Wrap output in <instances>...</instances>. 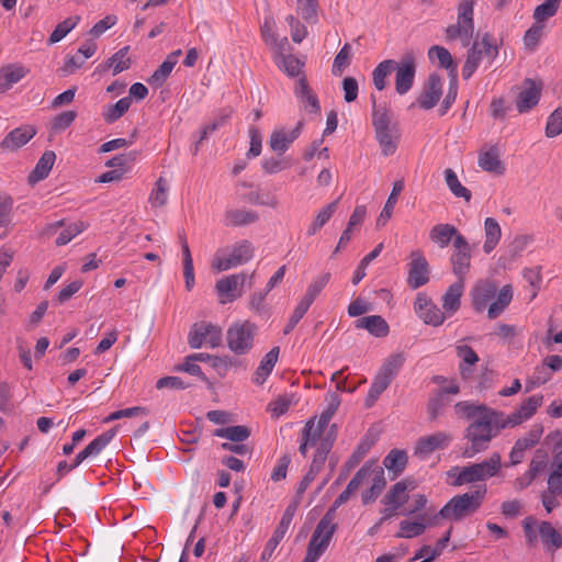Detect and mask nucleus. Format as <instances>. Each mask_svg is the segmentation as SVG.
<instances>
[{
    "label": "nucleus",
    "mask_w": 562,
    "mask_h": 562,
    "mask_svg": "<svg viewBox=\"0 0 562 562\" xmlns=\"http://www.w3.org/2000/svg\"><path fill=\"white\" fill-rule=\"evenodd\" d=\"M395 71V90L398 94L407 93L415 81L416 60L413 53H405L401 60L396 61Z\"/></svg>",
    "instance_id": "obj_10"
},
{
    "label": "nucleus",
    "mask_w": 562,
    "mask_h": 562,
    "mask_svg": "<svg viewBox=\"0 0 562 562\" xmlns=\"http://www.w3.org/2000/svg\"><path fill=\"white\" fill-rule=\"evenodd\" d=\"M358 329H367L375 337H385L390 331V327L385 319L380 315L364 316L355 322Z\"/></svg>",
    "instance_id": "obj_22"
},
{
    "label": "nucleus",
    "mask_w": 562,
    "mask_h": 562,
    "mask_svg": "<svg viewBox=\"0 0 562 562\" xmlns=\"http://www.w3.org/2000/svg\"><path fill=\"white\" fill-rule=\"evenodd\" d=\"M452 440V436L446 431H437L429 436L420 437L415 446V454L426 458L436 450L446 449Z\"/></svg>",
    "instance_id": "obj_16"
},
{
    "label": "nucleus",
    "mask_w": 562,
    "mask_h": 562,
    "mask_svg": "<svg viewBox=\"0 0 562 562\" xmlns=\"http://www.w3.org/2000/svg\"><path fill=\"white\" fill-rule=\"evenodd\" d=\"M404 189V182L403 180H397L393 183V189L391 191V194L389 195L383 210L381 211L378 220H376V226H384L386 222L391 218L393 209L397 202V196L401 194V192Z\"/></svg>",
    "instance_id": "obj_34"
},
{
    "label": "nucleus",
    "mask_w": 562,
    "mask_h": 562,
    "mask_svg": "<svg viewBox=\"0 0 562 562\" xmlns=\"http://www.w3.org/2000/svg\"><path fill=\"white\" fill-rule=\"evenodd\" d=\"M542 82L527 78L522 82L520 92L516 98V106L519 113L530 111L539 102Z\"/></svg>",
    "instance_id": "obj_15"
},
{
    "label": "nucleus",
    "mask_w": 562,
    "mask_h": 562,
    "mask_svg": "<svg viewBox=\"0 0 562 562\" xmlns=\"http://www.w3.org/2000/svg\"><path fill=\"white\" fill-rule=\"evenodd\" d=\"M279 68H282L290 77H295L300 74L303 64L295 56L288 54L280 59L276 60Z\"/></svg>",
    "instance_id": "obj_60"
},
{
    "label": "nucleus",
    "mask_w": 562,
    "mask_h": 562,
    "mask_svg": "<svg viewBox=\"0 0 562 562\" xmlns=\"http://www.w3.org/2000/svg\"><path fill=\"white\" fill-rule=\"evenodd\" d=\"M175 67V61L165 60L162 64L154 71V74L148 78V83L155 87H161L170 72Z\"/></svg>",
    "instance_id": "obj_59"
},
{
    "label": "nucleus",
    "mask_w": 562,
    "mask_h": 562,
    "mask_svg": "<svg viewBox=\"0 0 562 562\" xmlns=\"http://www.w3.org/2000/svg\"><path fill=\"white\" fill-rule=\"evenodd\" d=\"M497 292V285L491 281L479 282L472 291V304L476 312H482Z\"/></svg>",
    "instance_id": "obj_21"
},
{
    "label": "nucleus",
    "mask_w": 562,
    "mask_h": 562,
    "mask_svg": "<svg viewBox=\"0 0 562 562\" xmlns=\"http://www.w3.org/2000/svg\"><path fill=\"white\" fill-rule=\"evenodd\" d=\"M79 20L80 16L76 15L74 18H67L66 20L57 24V26L48 37L49 44H55L61 41L71 30L76 27Z\"/></svg>",
    "instance_id": "obj_53"
},
{
    "label": "nucleus",
    "mask_w": 562,
    "mask_h": 562,
    "mask_svg": "<svg viewBox=\"0 0 562 562\" xmlns=\"http://www.w3.org/2000/svg\"><path fill=\"white\" fill-rule=\"evenodd\" d=\"M560 0H546L533 11V19L537 23H542L553 16L559 8Z\"/></svg>",
    "instance_id": "obj_57"
},
{
    "label": "nucleus",
    "mask_w": 562,
    "mask_h": 562,
    "mask_svg": "<svg viewBox=\"0 0 562 562\" xmlns=\"http://www.w3.org/2000/svg\"><path fill=\"white\" fill-rule=\"evenodd\" d=\"M542 395H533L525 400L519 409L510 414L509 423L521 424L524 420L529 419L542 404Z\"/></svg>",
    "instance_id": "obj_29"
},
{
    "label": "nucleus",
    "mask_w": 562,
    "mask_h": 562,
    "mask_svg": "<svg viewBox=\"0 0 562 562\" xmlns=\"http://www.w3.org/2000/svg\"><path fill=\"white\" fill-rule=\"evenodd\" d=\"M442 95V79L438 74H430L424 85L417 102L424 110H430L440 100Z\"/></svg>",
    "instance_id": "obj_17"
},
{
    "label": "nucleus",
    "mask_w": 562,
    "mask_h": 562,
    "mask_svg": "<svg viewBox=\"0 0 562 562\" xmlns=\"http://www.w3.org/2000/svg\"><path fill=\"white\" fill-rule=\"evenodd\" d=\"M351 60V46L346 43L338 52L333 64V75L341 76L345 69L350 65Z\"/></svg>",
    "instance_id": "obj_56"
},
{
    "label": "nucleus",
    "mask_w": 562,
    "mask_h": 562,
    "mask_svg": "<svg viewBox=\"0 0 562 562\" xmlns=\"http://www.w3.org/2000/svg\"><path fill=\"white\" fill-rule=\"evenodd\" d=\"M294 93L310 113L318 114L321 112L318 98L308 86L305 77L297 80Z\"/></svg>",
    "instance_id": "obj_20"
},
{
    "label": "nucleus",
    "mask_w": 562,
    "mask_h": 562,
    "mask_svg": "<svg viewBox=\"0 0 562 562\" xmlns=\"http://www.w3.org/2000/svg\"><path fill=\"white\" fill-rule=\"evenodd\" d=\"M482 423H485L487 428H490L492 431H496V436L498 435L501 429L506 428L507 426L514 427L517 426V424L509 423L510 415L505 416L504 413L491 409L485 406V409H483L482 415L479 417Z\"/></svg>",
    "instance_id": "obj_26"
},
{
    "label": "nucleus",
    "mask_w": 562,
    "mask_h": 562,
    "mask_svg": "<svg viewBox=\"0 0 562 562\" xmlns=\"http://www.w3.org/2000/svg\"><path fill=\"white\" fill-rule=\"evenodd\" d=\"M405 357L403 353L392 355L384 361L376 374L392 382L398 373L400 369L403 367Z\"/></svg>",
    "instance_id": "obj_42"
},
{
    "label": "nucleus",
    "mask_w": 562,
    "mask_h": 562,
    "mask_svg": "<svg viewBox=\"0 0 562 562\" xmlns=\"http://www.w3.org/2000/svg\"><path fill=\"white\" fill-rule=\"evenodd\" d=\"M477 164L487 172L495 175H503L505 172V166L499 159V150L496 146H492L486 151H481Z\"/></svg>",
    "instance_id": "obj_23"
},
{
    "label": "nucleus",
    "mask_w": 562,
    "mask_h": 562,
    "mask_svg": "<svg viewBox=\"0 0 562 562\" xmlns=\"http://www.w3.org/2000/svg\"><path fill=\"white\" fill-rule=\"evenodd\" d=\"M513 300V289L509 284L504 285L497 293L496 301H494L487 310V317L495 319L510 304Z\"/></svg>",
    "instance_id": "obj_35"
},
{
    "label": "nucleus",
    "mask_w": 562,
    "mask_h": 562,
    "mask_svg": "<svg viewBox=\"0 0 562 562\" xmlns=\"http://www.w3.org/2000/svg\"><path fill=\"white\" fill-rule=\"evenodd\" d=\"M258 326L250 321L236 322L226 331L228 349L237 356L248 353L252 347Z\"/></svg>",
    "instance_id": "obj_5"
},
{
    "label": "nucleus",
    "mask_w": 562,
    "mask_h": 562,
    "mask_svg": "<svg viewBox=\"0 0 562 562\" xmlns=\"http://www.w3.org/2000/svg\"><path fill=\"white\" fill-rule=\"evenodd\" d=\"M416 482L414 479L406 477L395 483L382 498L384 505H395L402 507L409 498L407 491L414 490Z\"/></svg>",
    "instance_id": "obj_18"
},
{
    "label": "nucleus",
    "mask_w": 562,
    "mask_h": 562,
    "mask_svg": "<svg viewBox=\"0 0 562 562\" xmlns=\"http://www.w3.org/2000/svg\"><path fill=\"white\" fill-rule=\"evenodd\" d=\"M130 47L125 46L113 54L105 63V67L112 68L113 76L127 70L131 67V59L127 56Z\"/></svg>",
    "instance_id": "obj_45"
},
{
    "label": "nucleus",
    "mask_w": 562,
    "mask_h": 562,
    "mask_svg": "<svg viewBox=\"0 0 562 562\" xmlns=\"http://www.w3.org/2000/svg\"><path fill=\"white\" fill-rule=\"evenodd\" d=\"M419 317L427 325L439 326L445 319L446 315L436 304L431 303L424 312H420Z\"/></svg>",
    "instance_id": "obj_61"
},
{
    "label": "nucleus",
    "mask_w": 562,
    "mask_h": 562,
    "mask_svg": "<svg viewBox=\"0 0 562 562\" xmlns=\"http://www.w3.org/2000/svg\"><path fill=\"white\" fill-rule=\"evenodd\" d=\"M407 462L408 456L405 450L392 449L384 458L383 465L393 474L391 480H395L404 472Z\"/></svg>",
    "instance_id": "obj_27"
},
{
    "label": "nucleus",
    "mask_w": 562,
    "mask_h": 562,
    "mask_svg": "<svg viewBox=\"0 0 562 562\" xmlns=\"http://www.w3.org/2000/svg\"><path fill=\"white\" fill-rule=\"evenodd\" d=\"M562 133V108L554 110L548 119L546 126V135L555 137Z\"/></svg>",
    "instance_id": "obj_64"
},
{
    "label": "nucleus",
    "mask_w": 562,
    "mask_h": 562,
    "mask_svg": "<svg viewBox=\"0 0 562 562\" xmlns=\"http://www.w3.org/2000/svg\"><path fill=\"white\" fill-rule=\"evenodd\" d=\"M445 180L450 191L457 198H463L467 202L471 200L470 190L460 183L456 172L452 169L448 168L445 170Z\"/></svg>",
    "instance_id": "obj_48"
},
{
    "label": "nucleus",
    "mask_w": 562,
    "mask_h": 562,
    "mask_svg": "<svg viewBox=\"0 0 562 562\" xmlns=\"http://www.w3.org/2000/svg\"><path fill=\"white\" fill-rule=\"evenodd\" d=\"M297 2V11L301 13L304 21L307 23H316L317 22V9L318 1L317 0H296Z\"/></svg>",
    "instance_id": "obj_58"
},
{
    "label": "nucleus",
    "mask_w": 562,
    "mask_h": 562,
    "mask_svg": "<svg viewBox=\"0 0 562 562\" xmlns=\"http://www.w3.org/2000/svg\"><path fill=\"white\" fill-rule=\"evenodd\" d=\"M538 535L548 549L562 547V531L555 529L550 521H541L538 525Z\"/></svg>",
    "instance_id": "obj_33"
},
{
    "label": "nucleus",
    "mask_w": 562,
    "mask_h": 562,
    "mask_svg": "<svg viewBox=\"0 0 562 562\" xmlns=\"http://www.w3.org/2000/svg\"><path fill=\"white\" fill-rule=\"evenodd\" d=\"M188 340L193 349L201 348L204 342L211 348L218 347L222 342V328L207 322L195 323L190 329Z\"/></svg>",
    "instance_id": "obj_9"
},
{
    "label": "nucleus",
    "mask_w": 562,
    "mask_h": 562,
    "mask_svg": "<svg viewBox=\"0 0 562 562\" xmlns=\"http://www.w3.org/2000/svg\"><path fill=\"white\" fill-rule=\"evenodd\" d=\"M449 405V400L442 394H436L429 398L427 403V414L429 422H436L442 414L446 406Z\"/></svg>",
    "instance_id": "obj_55"
},
{
    "label": "nucleus",
    "mask_w": 562,
    "mask_h": 562,
    "mask_svg": "<svg viewBox=\"0 0 562 562\" xmlns=\"http://www.w3.org/2000/svg\"><path fill=\"white\" fill-rule=\"evenodd\" d=\"M391 382L385 378L375 374L371 387L367 394L364 405L366 407H372L378 401L379 396L389 387Z\"/></svg>",
    "instance_id": "obj_50"
},
{
    "label": "nucleus",
    "mask_w": 562,
    "mask_h": 562,
    "mask_svg": "<svg viewBox=\"0 0 562 562\" xmlns=\"http://www.w3.org/2000/svg\"><path fill=\"white\" fill-rule=\"evenodd\" d=\"M85 229V225L82 222H75L66 225L64 222V227L59 231L56 237V245L64 246L72 240L77 235H79Z\"/></svg>",
    "instance_id": "obj_52"
},
{
    "label": "nucleus",
    "mask_w": 562,
    "mask_h": 562,
    "mask_svg": "<svg viewBox=\"0 0 562 562\" xmlns=\"http://www.w3.org/2000/svg\"><path fill=\"white\" fill-rule=\"evenodd\" d=\"M254 277L255 272L249 276L241 272L234 273L217 280L215 283V291L220 297V302L225 304L227 302H234L240 297L244 293V286L246 284L248 285V289L252 286Z\"/></svg>",
    "instance_id": "obj_8"
},
{
    "label": "nucleus",
    "mask_w": 562,
    "mask_h": 562,
    "mask_svg": "<svg viewBox=\"0 0 562 562\" xmlns=\"http://www.w3.org/2000/svg\"><path fill=\"white\" fill-rule=\"evenodd\" d=\"M296 509H297L296 503H292L286 507L278 527L276 528L272 537L267 542V544L261 553L260 562H268L270 560L274 550L277 549V547L279 546L281 540L284 538V536L293 520Z\"/></svg>",
    "instance_id": "obj_12"
},
{
    "label": "nucleus",
    "mask_w": 562,
    "mask_h": 562,
    "mask_svg": "<svg viewBox=\"0 0 562 562\" xmlns=\"http://www.w3.org/2000/svg\"><path fill=\"white\" fill-rule=\"evenodd\" d=\"M497 55V46L492 43V36L485 33L481 41H475L468 50L467 60L462 68L463 79H470L484 58L492 65Z\"/></svg>",
    "instance_id": "obj_6"
},
{
    "label": "nucleus",
    "mask_w": 562,
    "mask_h": 562,
    "mask_svg": "<svg viewBox=\"0 0 562 562\" xmlns=\"http://www.w3.org/2000/svg\"><path fill=\"white\" fill-rule=\"evenodd\" d=\"M372 126L381 154L392 156L397 150L401 140V130L396 121H393L386 106H378L375 97L372 95Z\"/></svg>",
    "instance_id": "obj_2"
},
{
    "label": "nucleus",
    "mask_w": 562,
    "mask_h": 562,
    "mask_svg": "<svg viewBox=\"0 0 562 562\" xmlns=\"http://www.w3.org/2000/svg\"><path fill=\"white\" fill-rule=\"evenodd\" d=\"M214 436L225 438L232 442H244L249 438L250 429L244 425L229 426L215 429Z\"/></svg>",
    "instance_id": "obj_40"
},
{
    "label": "nucleus",
    "mask_w": 562,
    "mask_h": 562,
    "mask_svg": "<svg viewBox=\"0 0 562 562\" xmlns=\"http://www.w3.org/2000/svg\"><path fill=\"white\" fill-rule=\"evenodd\" d=\"M302 127L303 122L300 121L296 126L289 133L283 130L273 131L269 140L270 148L278 155L284 154L290 145L299 137Z\"/></svg>",
    "instance_id": "obj_19"
},
{
    "label": "nucleus",
    "mask_w": 562,
    "mask_h": 562,
    "mask_svg": "<svg viewBox=\"0 0 562 562\" xmlns=\"http://www.w3.org/2000/svg\"><path fill=\"white\" fill-rule=\"evenodd\" d=\"M373 445L374 440L368 437L360 441V443L357 446L356 450L345 464L347 472L357 467L362 461V459L366 457V454L369 452Z\"/></svg>",
    "instance_id": "obj_54"
},
{
    "label": "nucleus",
    "mask_w": 562,
    "mask_h": 562,
    "mask_svg": "<svg viewBox=\"0 0 562 562\" xmlns=\"http://www.w3.org/2000/svg\"><path fill=\"white\" fill-rule=\"evenodd\" d=\"M496 437V431H492L485 423L480 418L471 423L465 429L464 438L470 442L463 451L464 458H474L477 453L485 451L493 438Z\"/></svg>",
    "instance_id": "obj_7"
},
{
    "label": "nucleus",
    "mask_w": 562,
    "mask_h": 562,
    "mask_svg": "<svg viewBox=\"0 0 562 562\" xmlns=\"http://www.w3.org/2000/svg\"><path fill=\"white\" fill-rule=\"evenodd\" d=\"M27 70L20 65H8L0 68V93H4L23 79Z\"/></svg>",
    "instance_id": "obj_25"
},
{
    "label": "nucleus",
    "mask_w": 562,
    "mask_h": 562,
    "mask_svg": "<svg viewBox=\"0 0 562 562\" xmlns=\"http://www.w3.org/2000/svg\"><path fill=\"white\" fill-rule=\"evenodd\" d=\"M552 472L548 479L549 492L553 495L562 494V457L553 456Z\"/></svg>",
    "instance_id": "obj_46"
},
{
    "label": "nucleus",
    "mask_w": 562,
    "mask_h": 562,
    "mask_svg": "<svg viewBox=\"0 0 562 562\" xmlns=\"http://www.w3.org/2000/svg\"><path fill=\"white\" fill-rule=\"evenodd\" d=\"M116 434V427L101 434L93 439L86 448V453L90 457L98 456L114 438Z\"/></svg>",
    "instance_id": "obj_47"
},
{
    "label": "nucleus",
    "mask_w": 562,
    "mask_h": 562,
    "mask_svg": "<svg viewBox=\"0 0 562 562\" xmlns=\"http://www.w3.org/2000/svg\"><path fill=\"white\" fill-rule=\"evenodd\" d=\"M484 233H485V241L483 245V249L486 254H490L496 245L498 244L502 229L497 221L493 217L485 218L484 222Z\"/></svg>",
    "instance_id": "obj_38"
},
{
    "label": "nucleus",
    "mask_w": 562,
    "mask_h": 562,
    "mask_svg": "<svg viewBox=\"0 0 562 562\" xmlns=\"http://www.w3.org/2000/svg\"><path fill=\"white\" fill-rule=\"evenodd\" d=\"M407 283L416 290L429 281V265L420 250L411 252Z\"/></svg>",
    "instance_id": "obj_13"
},
{
    "label": "nucleus",
    "mask_w": 562,
    "mask_h": 562,
    "mask_svg": "<svg viewBox=\"0 0 562 562\" xmlns=\"http://www.w3.org/2000/svg\"><path fill=\"white\" fill-rule=\"evenodd\" d=\"M474 0L459 2L457 23L450 24L445 31L447 40L460 38L464 47L470 45L474 33Z\"/></svg>",
    "instance_id": "obj_4"
},
{
    "label": "nucleus",
    "mask_w": 562,
    "mask_h": 562,
    "mask_svg": "<svg viewBox=\"0 0 562 562\" xmlns=\"http://www.w3.org/2000/svg\"><path fill=\"white\" fill-rule=\"evenodd\" d=\"M352 493V491H349V488L346 487V490L342 491L335 499L333 506L318 521L307 544L306 555L302 562H316L328 548L337 529V524L334 522L336 510L349 499Z\"/></svg>",
    "instance_id": "obj_1"
},
{
    "label": "nucleus",
    "mask_w": 562,
    "mask_h": 562,
    "mask_svg": "<svg viewBox=\"0 0 562 562\" xmlns=\"http://www.w3.org/2000/svg\"><path fill=\"white\" fill-rule=\"evenodd\" d=\"M543 432V427L541 425H533L530 430L527 432L526 436L517 439L515 442L517 446L521 447L522 449H530L535 447Z\"/></svg>",
    "instance_id": "obj_62"
},
{
    "label": "nucleus",
    "mask_w": 562,
    "mask_h": 562,
    "mask_svg": "<svg viewBox=\"0 0 562 562\" xmlns=\"http://www.w3.org/2000/svg\"><path fill=\"white\" fill-rule=\"evenodd\" d=\"M486 494V485H477L475 491L453 496L434 517L460 521L474 514L482 505Z\"/></svg>",
    "instance_id": "obj_3"
},
{
    "label": "nucleus",
    "mask_w": 562,
    "mask_h": 562,
    "mask_svg": "<svg viewBox=\"0 0 562 562\" xmlns=\"http://www.w3.org/2000/svg\"><path fill=\"white\" fill-rule=\"evenodd\" d=\"M463 288V281L458 280L442 295V308L448 315L454 314L460 308Z\"/></svg>",
    "instance_id": "obj_28"
},
{
    "label": "nucleus",
    "mask_w": 562,
    "mask_h": 562,
    "mask_svg": "<svg viewBox=\"0 0 562 562\" xmlns=\"http://www.w3.org/2000/svg\"><path fill=\"white\" fill-rule=\"evenodd\" d=\"M396 68V61L393 59H386L381 61L372 72L373 85L376 90L381 91L385 89L387 82L386 78L394 71Z\"/></svg>",
    "instance_id": "obj_39"
},
{
    "label": "nucleus",
    "mask_w": 562,
    "mask_h": 562,
    "mask_svg": "<svg viewBox=\"0 0 562 562\" xmlns=\"http://www.w3.org/2000/svg\"><path fill=\"white\" fill-rule=\"evenodd\" d=\"M55 160L56 154L53 150H46L37 161L33 171L30 173L29 182L35 183L48 177Z\"/></svg>",
    "instance_id": "obj_32"
},
{
    "label": "nucleus",
    "mask_w": 562,
    "mask_h": 562,
    "mask_svg": "<svg viewBox=\"0 0 562 562\" xmlns=\"http://www.w3.org/2000/svg\"><path fill=\"white\" fill-rule=\"evenodd\" d=\"M34 135L35 130L31 126L15 128L1 142V147L14 150L25 145Z\"/></svg>",
    "instance_id": "obj_30"
},
{
    "label": "nucleus",
    "mask_w": 562,
    "mask_h": 562,
    "mask_svg": "<svg viewBox=\"0 0 562 562\" xmlns=\"http://www.w3.org/2000/svg\"><path fill=\"white\" fill-rule=\"evenodd\" d=\"M280 348L273 347L266 356L262 358L259 367L257 368L254 376V382L258 385L265 383L267 378L272 372L278 358H279Z\"/></svg>",
    "instance_id": "obj_31"
},
{
    "label": "nucleus",
    "mask_w": 562,
    "mask_h": 562,
    "mask_svg": "<svg viewBox=\"0 0 562 562\" xmlns=\"http://www.w3.org/2000/svg\"><path fill=\"white\" fill-rule=\"evenodd\" d=\"M339 199L327 204L315 216L311 225L307 227V236H314L334 215L337 210Z\"/></svg>",
    "instance_id": "obj_41"
},
{
    "label": "nucleus",
    "mask_w": 562,
    "mask_h": 562,
    "mask_svg": "<svg viewBox=\"0 0 562 562\" xmlns=\"http://www.w3.org/2000/svg\"><path fill=\"white\" fill-rule=\"evenodd\" d=\"M454 251L451 255L452 270L459 280L463 281L470 269L471 249L464 236H458L453 243Z\"/></svg>",
    "instance_id": "obj_14"
},
{
    "label": "nucleus",
    "mask_w": 562,
    "mask_h": 562,
    "mask_svg": "<svg viewBox=\"0 0 562 562\" xmlns=\"http://www.w3.org/2000/svg\"><path fill=\"white\" fill-rule=\"evenodd\" d=\"M458 236H462L459 231L451 224H437L429 232V238L440 248L447 247L451 240H456Z\"/></svg>",
    "instance_id": "obj_24"
},
{
    "label": "nucleus",
    "mask_w": 562,
    "mask_h": 562,
    "mask_svg": "<svg viewBox=\"0 0 562 562\" xmlns=\"http://www.w3.org/2000/svg\"><path fill=\"white\" fill-rule=\"evenodd\" d=\"M453 472H457V474H452L454 476L453 486L483 481L474 464L464 467L461 470L453 469Z\"/></svg>",
    "instance_id": "obj_49"
},
{
    "label": "nucleus",
    "mask_w": 562,
    "mask_h": 562,
    "mask_svg": "<svg viewBox=\"0 0 562 562\" xmlns=\"http://www.w3.org/2000/svg\"><path fill=\"white\" fill-rule=\"evenodd\" d=\"M225 220L228 225L244 226V225L256 223L259 220V214L252 210L235 209V210H228L225 213Z\"/></svg>",
    "instance_id": "obj_36"
},
{
    "label": "nucleus",
    "mask_w": 562,
    "mask_h": 562,
    "mask_svg": "<svg viewBox=\"0 0 562 562\" xmlns=\"http://www.w3.org/2000/svg\"><path fill=\"white\" fill-rule=\"evenodd\" d=\"M130 106L131 98H122L116 103L105 106L102 117L106 123H114L128 111Z\"/></svg>",
    "instance_id": "obj_44"
},
{
    "label": "nucleus",
    "mask_w": 562,
    "mask_h": 562,
    "mask_svg": "<svg viewBox=\"0 0 562 562\" xmlns=\"http://www.w3.org/2000/svg\"><path fill=\"white\" fill-rule=\"evenodd\" d=\"M474 465L481 479L485 481L490 477L495 476L498 473L502 465L501 454L494 452L487 460L480 463H474Z\"/></svg>",
    "instance_id": "obj_43"
},
{
    "label": "nucleus",
    "mask_w": 562,
    "mask_h": 562,
    "mask_svg": "<svg viewBox=\"0 0 562 562\" xmlns=\"http://www.w3.org/2000/svg\"><path fill=\"white\" fill-rule=\"evenodd\" d=\"M330 280V273L325 272L318 278H316L307 288L305 295L301 301L306 303L307 305H312L316 296L322 292V290L327 285Z\"/></svg>",
    "instance_id": "obj_51"
},
{
    "label": "nucleus",
    "mask_w": 562,
    "mask_h": 562,
    "mask_svg": "<svg viewBox=\"0 0 562 562\" xmlns=\"http://www.w3.org/2000/svg\"><path fill=\"white\" fill-rule=\"evenodd\" d=\"M254 256V247L250 241L237 243L231 254L225 258H217L213 261V268L217 271H225L248 262Z\"/></svg>",
    "instance_id": "obj_11"
},
{
    "label": "nucleus",
    "mask_w": 562,
    "mask_h": 562,
    "mask_svg": "<svg viewBox=\"0 0 562 562\" xmlns=\"http://www.w3.org/2000/svg\"><path fill=\"white\" fill-rule=\"evenodd\" d=\"M155 189L150 194V202L154 206H164L168 199V184L164 178L156 181Z\"/></svg>",
    "instance_id": "obj_63"
},
{
    "label": "nucleus",
    "mask_w": 562,
    "mask_h": 562,
    "mask_svg": "<svg viewBox=\"0 0 562 562\" xmlns=\"http://www.w3.org/2000/svg\"><path fill=\"white\" fill-rule=\"evenodd\" d=\"M428 57L430 60L437 58L439 65L442 68L449 70L450 78H452L453 75L457 77V64L454 63L450 52L447 48L439 45H434L428 50Z\"/></svg>",
    "instance_id": "obj_37"
}]
</instances>
